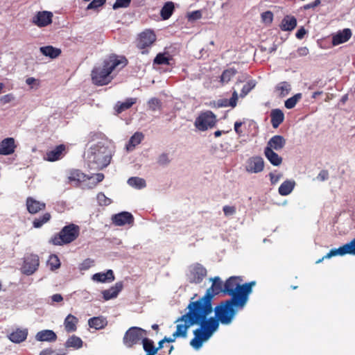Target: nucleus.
<instances>
[{
  "mask_svg": "<svg viewBox=\"0 0 355 355\" xmlns=\"http://www.w3.org/2000/svg\"><path fill=\"white\" fill-rule=\"evenodd\" d=\"M170 162V159H168V156L166 153L161 154L157 159V163L159 165H166Z\"/></svg>",
  "mask_w": 355,
  "mask_h": 355,
  "instance_id": "obj_56",
  "label": "nucleus"
},
{
  "mask_svg": "<svg viewBox=\"0 0 355 355\" xmlns=\"http://www.w3.org/2000/svg\"><path fill=\"white\" fill-rule=\"evenodd\" d=\"M352 33L350 28H344L332 36L331 43L333 46H338L347 42L352 37Z\"/></svg>",
  "mask_w": 355,
  "mask_h": 355,
  "instance_id": "obj_19",
  "label": "nucleus"
},
{
  "mask_svg": "<svg viewBox=\"0 0 355 355\" xmlns=\"http://www.w3.org/2000/svg\"><path fill=\"white\" fill-rule=\"evenodd\" d=\"M245 304L243 300H237L235 297L222 301L215 307V317L221 324H229L237 312L236 309H242Z\"/></svg>",
  "mask_w": 355,
  "mask_h": 355,
  "instance_id": "obj_5",
  "label": "nucleus"
},
{
  "mask_svg": "<svg viewBox=\"0 0 355 355\" xmlns=\"http://www.w3.org/2000/svg\"><path fill=\"white\" fill-rule=\"evenodd\" d=\"M223 211L225 216L233 215L236 212V208L232 206L225 205L223 208Z\"/></svg>",
  "mask_w": 355,
  "mask_h": 355,
  "instance_id": "obj_58",
  "label": "nucleus"
},
{
  "mask_svg": "<svg viewBox=\"0 0 355 355\" xmlns=\"http://www.w3.org/2000/svg\"><path fill=\"white\" fill-rule=\"evenodd\" d=\"M143 348L148 354L155 355L157 353V349H155L154 342L147 338H144L142 340Z\"/></svg>",
  "mask_w": 355,
  "mask_h": 355,
  "instance_id": "obj_38",
  "label": "nucleus"
},
{
  "mask_svg": "<svg viewBox=\"0 0 355 355\" xmlns=\"http://www.w3.org/2000/svg\"><path fill=\"white\" fill-rule=\"evenodd\" d=\"M146 336V331L144 329L137 327H132L125 332L123 343L128 347H132L143 340Z\"/></svg>",
  "mask_w": 355,
  "mask_h": 355,
  "instance_id": "obj_10",
  "label": "nucleus"
},
{
  "mask_svg": "<svg viewBox=\"0 0 355 355\" xmlns=\"http://www.w3.org/2000/svg\"><path fill=\"white\" fill-rule=\"evenodd\" d=\"M40 265L39 257L37 254H29L24 257V263L21 266V272L26 275H33Z\"/></svg>",
  "mask_w": 355,
  "mask_h": 355,
  "instance_id": "obj_12",
  "label": "nucleus"
},
{
  "mask_svg": "<svg viewBox=\"0 0 355 355\" xmlns=\"http://www.w3.org/2000/svg\"><path fill=\"white\" fill-rule=\"evenodd\" d=\"M88 324L91 328L101 329L107 324V321L102 317H94L88 320Z\"/></svg>",
  "mask_w": 355,
  "mask_h": 355,
  "instance_id": "obj_37",
  "label": "nucleus"
},
{
  "mask_svg": "<svg viewBox=\"0 0 355 355\" xmlns=\"http://www.w3.org/2000/svg\"><path fill=\"white\" fill-rule=\"evenodd\" d=\"M144 139V135L141 132H135L130 139L126 146L128 150H132L135 147L139 145Z\"/></svg>",
  "mask_w": 355,
  "mask_h": 355,
  "instance_id": "obj_36",
  "label": "nucleus"
},
{
  "mask_svg": "<svg viewBox=\"0 0 355 355\" xmlns=\"http://www.w3.org/2000/svg\"><path fill=\"white\" fill-rule=\"evenodd\" d=\"M123 285L122 282H119L115 284L114 286L110 287L109 289L102 291V295L105 300H109L117 297L119 293L123 289Z\"/></svg>",
  "mask_w": 355,
  "mask_h": 355,
  "instance_id": "obj_21",
  "label": "nucleus"
},
{
  "mask_svg": "<svg viewBox=\"0 0 355 355\" xmlns=\"http://www.w3.org/2000/svg\"><path fill=\"white\" fill-rule=\"evenodd\" d=\"M80 234V227L76 224L70 223L63 227L61 230L55 234L49 240L53 245H64L73 242Z\"/></svg>",
  "mask_w": 355,
  "mask_h": 355,
  "instance_id": "obj_7",
  "label": "nucleus"
},
{
  "mask_svg": "<svg viewBox=\"0 0 355 355\" xmlns=\"http://www.w3.org/2000/svg\"><path fill=\"white\" fill-rule=\"evenodd\" d=\"M345 254L355 256V238L338 248L331 249L322 259L318 260L316 263L321 262L324 259H329L338 255L344 256Z\"/></svg>",
  "mask_w": 355,
  "mask_h": 355,
  "instance_id": "obj_11",
  "label": "nucleus"
},
{
  "mask_svg": "<svg viewBox=\"0 0 355 355\" xmlns=\"http://www.w3.org/2000/svg\"><path fill=\"white\" fill-rule=\"evenodd\" d=\"M96 198L100 206H108L112 202V200L107 198L103 192L98 193Z\"/></svg>",
  "mask_w": 355,
  "mask_h": 355,
  "instance_id": "obj_47",
  "label": "nucleus"
},
{
  "mask_svg": "<svg viewBox=\"0 0 355 355\" xmlns=\"http://www.w3.org/2000/svg\"><path fill=\"white\" fill-rule=\"evenodd\" d=\"M66 147L64 144L57 146L54 149L47 152L45 159L49 162H55L62 158Z\"/></svg>",
  "mask_w": 355,
  "mask_h": 355,
  "instance_id": "obj_22",
  "label": "nucleus"
},
{
  "mask_svg": "<svg viewBox=\"0 0 355 355\" xmlns=\"http://www.w3.org/2000/svg\"><path fill=\"white\" fill-rule=\"evenodd\" d=\"M94 261L92 259L87 258L85 259L79 266L80 270H87L94 266Z\"/></svg>",
  "mask_w": 355,
  "mask_h": 355,
  "instance_id": "obj_51",
  "label": "nucleus"
},
{
  "mask_svg": "<svg viewBox=\"0 0 355 355\" xmlns=\"http://www.w3.org/2000/svg\"><path fill=\"white\" fill-rule=\"evenodd\" d=\"M52 301L55 302H60L63 300V297L60 294H54L51 297Z\"/></svg>",
  "mask_w": 355,
  "mask_h": 355,
  "instance_id": "obj_63",
  "label": "nucleus"
},
{
  "mask_svg": "<svg viewBox=\"0 0 355 355\" xmlns=\"http://www.w3.org/2000/svg\"><path fill=\"white\" fill-rule=\"evenodd\" d=\"M270 121L274 128H277L284 120V114L279 109H274L270 112Z\"/></svg>",
  "mask_w": 355,
  "mask_h": 355,
  "instance_id": "obj_28",
  "label": "nucleus"
},
{
  "mask_svg": "<svg viewBox=\"0 0 355 355\" xmlns=\"http://www.w3.org/2000/svg\"><path fill=\"white\" fill-rule=\"evenodd\" d=\"M51 218L50 213H45L42 216L35 218L33 221V225L35 228L41 227L44 224L49 222Z\"/></svg>",
  "mask_w": 355,
  "mask_h": 355,
  "instance_id": "obj_41",
  "label": "nucleus"
},
{
  "mask_svg": "<svg viewBox=\"0 0 355 355\" xmlns=\"http://www.w3.org/2000/svg\"><path fill=\"white\" fill-rule=\"evenodd\" d=\"M193 310L200 314V319L195 324L200 327L194 330V338L190 345L196 349L202 347V343L208 340L212 334L218 329L219 321L216 317L207 318L212 312V304H202L200 302H192Z\"/></svg>",
  "mask_w": 355,
  "mask_h": 355,
  "instance_id": "obj_1",
  "label": "nucleus"
},
{
  "mask_svg": "<svg viewBox=\"0 0 355 355\" xmlns=\"http://www.w3.org/2000/svg\"><path fill=\"white\" fill-rule=\"evenodd\" d=\"M269 175H270V182H271L272 184L277 183L279 181V178H280V175H275L272 173H270L269 174Z\"/></svg>",
  "mask_w": 355,
  "mask_h": 355,
  "instance_id": "obj_64",
  "label": "nucleus"
},
{
  "mask_svg": "<svg viewBox=\"0 0 355 355\" xmlns=\"http://www.w3.org/2000/svg\"><path fill=\"white\" fill-rule=\"evenodd\" d=\"M112 157V150L102 142L92 145L87 155L89 166L96 169H103L107 167L110 164Z\"/></svg>",
  "mask_w": 355,
  "mask_h": 355,
  "instance_id": "obj_3",
  "label": "nucleus"
},
{
  "mask_svg": "<svg viewBox=\"0 0 355 355\" xmlns=\"http://www.w3.org/2000/svg\"><path fill=\"white\" fill-rule=\"evenodd\" d=\"M238 100V95L237 92L234 91L232 94V96L230 100L227 98H223L218 100L217 102V107H227L231 106L232 107H236Z\"/></svg>",
  "mask_w": 355,
  "mask_h": 355,
  "instance_id": "obj_35",
  "label": "nucleus"
},
{
  "mask_svg": "<svg viewBox=\"0 0 355 355\" xmlns=\"http://www.w3.org/2000/svg\"><path fill=\"white\" fill-rule=\"evenodd\" d=\"M27 336V329H17L8 335V338L12 343H20L26 339Z\"/></svg>",
  "mask_w": 355,
  "mask_h": 355,
  "instance_id": "obj_26",
  "label": "nucleus"
},
{
  "mask_svg": "<svg viewBox=\"0 0 355 355\" xmlns=\"http://www.w3.org/2000/svg\"><path fill=\"white\" fill-rule=\"evenodd\" d=\"M306 33V31L304 29V27H301L300 29L297 30L295 35H296V37L297 39L301 40V39H302L304 37Z\"/></svg>",
  "mask_w": 355,
  "mask_h": 355,
  "instance_id": "obj_62",
  "label": "nucleus"
},
{
  "mask_svg": "<svg viewBox=\"0 0 355 355\" xmlns=\"http://www.w3.org/2000/svg\"><path fill=\"white\" fill-rule=\"evenodd\" d=\"M26 205L28 211L31 214H35L46 209V204L37 200L32 197H28L26 200Z\"/></svg>",
  "mask_w": 355,
  "mask_h": 355,
  "instance_id": "obj_18",
  "label": "nucleus"
},
{
  "mask_svg": "<svg viewBox=\"0 0 355 355\" xmlns=\"http://www.w3.org/2000/svg\"><path fill=\"white\" fill-rule=\"evenodd\" d=\"M218 120L216 115L210 110L200 113L194 122L195 127L200 131L211 129L216 125Z\"/></svg>",
  "mask_w": 355,
  "mask_h": 355,
  "instance_id": "obj_8",
  "label": "nucleus"
},
{
  "mask_svg": "<svg viewBox=\"0 0 355 355\" xmlns=\"http://www.w3.org/2000/svg\"><path fill=\"white\" fill-rule=\"evenodd\" d=\"M35 338L38 341L53 342L57 339L55 333L52 330H42L37 333Z\"/></svg>",
  "mask_w": 355,
  "mask_h": 355,
  "instance_id": "obj_27",
  "label": "nucleus"
},
{
  "mask_svg": "<svg viewBox=\"0 0 355 355\" xmlns=\"http://www.w3.org/2000/svg\"><path fill=\"white\" fill-rule=\"evenodd\" d=\"M137 103V98H128L124 102L118 101L114 105V111L116 114L130 109Z\"/></svg>",
  "mask_w": 355,
  "mask_h": 355,
  "instance_id": "obj_24",
  "label": "nucleus"
},
{
  "mask_svg": "<svg viewBox=\"0 0 355 355\" xmlns=\"http://www.w3.org/2000/svg\"><path fill=\"white\" fill-rule=\"evenodd\" d=\"M16 147L13 138H6L0 142V155H11L15 152Z\"/></svg>",
  "mask_w": 355,
  "mask_h": 355,
  "instance_id": "obj_20",
  "label": "nucleus"
},
{
  "mask_svg": "<svg viewBox=\"0 0 355 355\" xmlns=\"http://www.w3.org/2000/svg\"><path fill=\"white\" fill-rule=\"evenodd\" d=\"M240 281L241 279L239 277L232 276L228 278L224 283V293L230 295L231 298L235 297L237 300H243V303H247L248 295L251 293L256 282L252 281L241 285Z\"/></svg>",
  "mask_w": 355,
  "mask_h": 355,
  "instance_id": "obj_4",
  "label": "nucleus"
},
{
  "mask_svg": "<svg viewBox=\"0 0 355 355\" xmlns=\"http://www.w3.org/2000/svg\"><path fill=\"white\" fill-rule=\"evenodd\" d=\"M65 346L67 347L79 349L83 346V340L80 339V338L73 335L67 339L65 343Z\"/></svg>",
  "mask_w": 355,
  "mask_h": 355,
  "instance_id": "obj_40",
  "label": "nucleus"
},
{
  "mask_svg": "<svg viewBox=\"0 0 355 355\" xmlns=\"http://www.w3.org/2000/svg\"><path fill=\"white\" fill-rule=\"evenodd\" d=\"M131 0H116L113 5V9L116 10L120 8H127L130 6Z\"/></svg>",
  "mask_w": 355,
  "mask_h": 355,
  "instance_id": "obj_53",
  "label": "nucleus"
},
{
  "mask_svg": "<svg viewBox=\"0 0 355 355\" xmlns=\"http://www.w3.org/2000/svg\"><path fill=\"white\" fill-rule=\"evenodd\" d=\"M261 19L264 23L270 24L273 20V13L271 11L263 12L261 15Z\"/></svg>",
  "mask_w": 355,
  "mask_h": 355,
  "instance_id": "obj_52",
  "label": "nucleus"
},
{
  "mask_svg": "<svg viewBox=\"0 0 355 355\" xmlns=\"http://www.w3.org/2000/svg\"><path fill=\"white\" fill-rule=\"evenodd\" d=\"M78 319L72 314H69L64 319V326L65 330L69 332H74L77 329Z\"/></svg>",
  "mask_w": 355,
  "mask_h": 355,
  "instance_id": "obj_31",
  "label": "nucleus"
},
{
  "mask_svg": "<svg viewBox=\"0 0 355 355\" xmlns=\"http://www.w3.org/2000/svg\"><path fill=\"white\" fill-rule=\"evenodd\" d=\"M202 12L200 10H195L188 13L187 19L189 21H196L201 19Z\"/></svg>",
  "mask_w": 355,
  "mask_h": 355,
  "instance_id": "obj_55",
  "label": "nucleus"
},
{
  "mask_svg": "<svg viewBox=\"0 0 355 355\" xmlns=\"http://www.w3.org/2000/svg\"><path fill=\"white\" fill-rule=\"evenodd\" d=\"M128 183L130 186L137 189H142L146 187V181L138 177L130 178L128 180Z\"/></svg>",
  "mask_w": 355,
  "mask_h": 355,
  "instance_id": "obj_43",
  "label": "nucleus"
},
{
  "mask_svg": "<svg viewBox=\"0 0 355 355\" xmlns=\"http://www.w3.org/2000/svg\"><path fill=\"white\" fill-rule=\"evenodd\" d=\"M286 145V139L282 135H275L272 137L268 141L267 146L272 150H280Z\"/></svg>",
  "mask_w": 355,
  "mask_h": 355,
  "instance_id": "obj_23",
  "label": "nucleus"
},
{
  "mask_svg": "<svg viewBox=\"0 0 355 355\" xmlns=\"http://www.w3.org/2000/svg\"><path fill=\"white\" fill-rule=\"evenodd\" d=\"M92 279L98 282H111L114 280V275L112 270H107L106 272H98L92 276Z\"/></svg>",
  "mask_w": 355,
  "mask_h": 355,
  "instance_id": "obj_30",
  "label": "nucleus"
},
{
  "mask_svg": "<svg viewBox=\"0 0 355 355\" xmlns=\"http://www.w3.org/2000/svg\"><path fill=\"white\" fill-rule=\"evenodd\" d=\"M210 280L212 281L211 286L207 290L204 296L196 302H200L202 304H211L214 295L220 293H224V283L219 277L211 278Z\"/></svg>",
  "mask_w": 355,
  "mask_h": 355,
  "instance_id": "obj_9",
  "label": "nucleus"
},
{
  "mask_svg": "<svg viewBox=\"0 0 355 355\" xmlns=\"http://www.w3.org/2000/svg\"><path fill=\"white\" fill-rule=\"evenodd\" d=\"M297 26V19L294 16L286 15L282 20L280 28L284 31H291Z\"/></svg>",
  "mask_w": 355,
  "mask_h": 355,
  "instance_id": "obj_25",
  "label": "nucleus"
},
{
  "mask_svg": "<svg viewBox=\"0 0 355 355\" xmlns=\"http://www.w3.org/2000/svg\"><path fill=\"white\" fill-rule=\"evenodd\" d=\"M236 73L237 70L234 68H229L224 70L220 76V83L223 84L227 83Z\"/></svg>",
  "mask_w": 355,
  "mask_h": 355,
  "instance_id": "obj_39",
  "label": "nucleus"
},
{
  "mask_svg": "<svg viewBox=\"0 0 355 355\" xmlns=\"http://www.w3.org/2000/svg\"><path fill=\"white\" fill-rule=\"evenodd\" d=\"M168 54L167 53H159L156 57L153 60V63L155 64H165V65H169L170 64V60H171V56H166V55Z\"/></svg>",
  "mask_w": 355,
  "mask_h": 355,
  "instance_id": "obj_42",
  "label": "nucleus"
},
{
  "mask_svg": "<svg viewBox=\"0 0 355 355\" xmlns=\"http://www.w3.org/2000/svg\"><path fill=\"white\" fill-rule=\"evenodd\" d=\"M302 98V94L300 93H298V94H295L293 96L288 98L286 101H285V107L287 108V109H292L293 108L297 103Z\"/></svg>",
  "mask_w": 355,
  "mask_h": 355,
  "instance_id": "obj_44",
  "label": "nucleus"
},
{
  "mask_svg": "<svg viewBox=\"0 0 355 355\" xmlns=\"http://www.w3.org/2000/svg\"><path fill=\"white\" fill-rule=\"evenodd\" d=\"M48 265L52 270H56L60 266V261L58 257L55 254H51L47 261Z\"/></svg>",
  "mask_w": 355,
  "mask_h": 355,
  "instance_id": "obj_45",
  "label": "nucleus"
},
{
  "mask_svg": "<svg viewBox=\"0 0 355 355\" xmlns=\"http://www.w3.org/2000/svg\"><path fill=\"white\" fill-rule=\"evenodd\" d=\"M175 9L174 3L172 1L165 3L160 11V15L164 20L171 17Z\"/></svg>",
  "mask_w": 355,
  "mask_h": 355,
  "instance_id": "obj_34",
  "label": "nucleus"
},
{
  "mask_svg": "<svg viewBox=\"0 0 355 355\" xmlns=\"http://www.w3.org/2000/svg\"><path fill=\"white\" fill-rule=\"evenodd\" d=\"M40 51L44 55L49 57L51 59H55L59 57L62 53L60 49L51 45L42 46L40 48Z\"/></svg>",
  "mask_w": 355,
  "mask_h": 355,
  "instance_id": "obj_29",
  "label": "nucleus"
},
{
  "mask_svg": "<svg viewBox=\"0 0 355 355\" xmlns=\"http://www.w3.org/2000/svg\"><path fill=\"white\" fill-rule=\"evenodd\" d=\"M148 105L150 110L152 111H156L160 109L161 101L157 98H152L148 101Z\"/></svg>",
  "mask_w": 355,
  "mask_h": 355,
  "instance_id": "obj_48",
  "label": "nucleus"
},
{
  "mask_svg": "<svg viewBox=\"0 0 355 355\" xmlns=\"http://www.w3.org/2000/svg\"><path fill=\"white\" fill-rule=\"evenodd\" d=\"M156 40V35L153 31L146 30L141 33L137 40V47L145 49L150 47Z\"/></svg>",
  "mask_w": 355,
  "mask_h": 355,
  "instance_id": "obj_13",
  "label": "nucleus"
},
{
  "mask_svg": "<svg viewBox=\"0 0 355 355\" xmlns=\"http://www.w3.org/2000/svg\"><path fill=\"white\" fill-rule=\"evenodd\" d=\"M295 185V182L293 180L284 181L279 187V193L283 196L290 194L293 190Z\"/></svg>",
  "mask_w": 355,
  "mask_h": 355,
  "instance_id": "obj_33",
  "label": "nucleus"
},
{
  "mask_svg": "<svg viewBox=\"0 0 355 355\" xmlns=\"http://www.w3.org/2000/svg\"><path fill=\"white\" fill-rule=\"evenodd\" d=\"M191 282L199 284L207 275L206 268L200 263H196L190 266Z\"/></svg>",
  "mask_w": 355,
  "mask_h": 355,
  "instance_id": "obj_14",
  "label": "nucleus"
},
{
  "mask_svg": "<svg viewBox=\"0 0 355 355\" xmlns=\"http://www.w3.org/2000/svg\"><path fill=\"white\" fill-rule=\"evenodd\" d=\"M84 175L78 170H74L71 172L69 179L70 181H80Z\"/></svg>",
  "mask_w": 355,
  "mask_h": 355,
  "instance_id": "obj_54",
  "label": "nucleus"
},
{
  "mask_svg": "<svg viewBox=\"0 0 355 355\" xmlns=\"http://www.w3.org/2000/svg\"><path fill=\"white\" fill-rule=\"evenodd\" d=\"M106 0H93L88 4L87 10H96L99 7L103 6Z\"/></svg>",
  "mask_w": 355,
  "mask_h": 355,
  "instance_id": "obj_49",
  "label": "nucleus"
},
{
  "mask_svg": "<svg viewBox=\"0 0 355 355\" xmlns=\"http://www.w3.org/2000/svg\"><path fill=\"white\" fill-rule=\"evenodd\" d=\"M53 13L49 11H39L32 18V23L38 27H45L52 23Z\"/></svg>",
  "mask_w": 355,
  "mask_h": 355,
  "instance_id": "obj_15",
  "label": "nucleus"
},
{
  "mask_svg": "<svg viewBox=\"0 0 355 355\" xmlns=\"http://www.w3.org/2000/svg\"><path fill=\"white\" fill-rule=\"evenodd\" d=\"M243 124V122L239 121L234 123V131L239 137L241 136L243 133L242 130H241V127L242 126Z\"/></svg>",
  "mask_w": 355,
  "mask_h": 355,
  "instance_id": "obj_61",
  "label": "nucleus"
},
{
  "mask_svg": "<svg viewBox=\"0 0 355 355\" xmlns=\"http://www.w3.org/2000/svg\"><path fill=\"white\" fill-rule=\"evenodd\" d=\"M264 155L273 166H279L282 162V158L269 148H265Z\"/></svg>",
  "mask_w": 355,
  "mask_h": 355,
  "instance_id": "obj_32",
  "label": "nucleus"
},
{
  "mask_svg": "<svg viewBox=\"0 0 355 355\" xmlns=\"http://www.w3.org/2000/svg\"><path fill=\"white\" fill-rule=\"evenodd\" d=\"M264 161L261 157H252L248 161L246 170L250 173H257L263 170Z\"/></svg>",
  "mask_w": 355,
  "mask_h": 355,
  "instance_id": "obj_17",
  "label": "nucleus"
},
{
  "mask_svg": "<svg viewBox=\"0 0 355 355\" xmlns=\"http://www.w3.org/2000/svg\"><path fill=\"white\" fill-rule=\"evenodd\" d=\"M317 178L319 180H320V181H324V180H327L329 178V172H328V171L327 170H322L319 173Z\"/></svg>",
  "mask_w": 355,
  "mask_h": 355,
  "instance_id": "obj_59",
  "label": "nucleus"
},
{
  "mask_svg": "<svg viewBox=\"0 0 355 355\" xmlns=\"http://www.w3.org/2000/svg\"><path fill=\"white\" fill-rule=\"evenodd\" d=\"M321 3V1L320 0H315L314 1L311 2V3H307L306 5L304 6V10H309V9H311V8H314L317 6H318Z\"/></svg>",
  "mask_w": 355,
  "mask_h": 355,
  "instance_id": "obj_60",
  "label": "nucleus"
},
{
  "mask_svg": "<svg viewBox=\"0 0 355 355\" xmlns=\"http://www.w3.org/2000/svg\"><path fill=\"white\" fill-rule=\"evenodd\" d=\"M112 223L117 226L125 225H132L134 223V217L131 213L122 211L114 214L112 217Z\"/></svg>",
  "mask_w": 355,
  "mask_h": 355,
  "instance_id": "obj_16",
  "label": "nucleus"
},
{
  "mask_svg": "<svg viewBox=\"0 0 355 355\" xmlns=\"http://www.w3.org/2000/svg\"><path fill=\"white\" fill-rule=\"evenodd\" d=\"M188 312L180 317L175 322H184L177 324L176 331L173 334L175 338H186L188 329L198 322L200 319V314L193 310L192 302L187 306Z\"/></svg>",
  "mask_w": 355,
  "mask_h": 355,
  "instance_id": "obj_6",
  "label": "nucleus"
},
{
  "mask_svg": "<svg viewBox=\"0 0 355 355\" xmlns=\"http://www.w3.org/2000/svg\"><path fill=\"white\" fill-rule=\"evenodd\" d=\"M255 86V84L252 81H250L243 85L241 92V96H245Z\"/></svg>",
  "mask_w": 355,
  "mask_h": 355,
  "instance_id": "obj_50",
  "label": "nucleus"
},
{
  "mask_svg": "<svg viewBox=\"0 0 355 355\" xmlns=\"http://www.w3.org/2000/svg\"><path fill=\"white\" fill-rule=\"evenodd\" d=\"M276 89L279 92V96H285L288 94L291 85L286 82H282L277 86Z\"/></svg>",
  "mask_w": 355,
  "mask_h": 355,
  "instance_id": "obj_46",
  "label": "nucleus"
},
{
  "mask_svg": "<svg viewBox=\"0 0 355 355\" xmlns=\"http://www.w3.org/2000/svg\"><path fill=\"white\" fill-rule=\"evenodd\" d=\"M14 99H15V97H14L12 94H6L4 96H2L0 98V102L2 104L5 105V104L10 103Z\"/></svg>",
  "mask_w": 355,
  "mask_h": 355,
  "instance_id": "obj_57",
  "label": "nucleus"
},
{
  "mask_svg": "<svg viewBox=\"0 0 355 355\" xmlns=\"http://www.w3.org/2000/svg\"><path fill=\"white\" fill-rule=\"evenodd\" d=\"M128 60L125 57H119L114 54L110 55L105 59L102 64L95 66L91 72V78L93 84L96 86H103L109 84L113 79L112 72L119 65L121 68L126 66Z\"/></svg>",
  "mask_w": 355,
  "mask_h": 355,
  "instance_id": "obj_2",
  "label": "nucleus"
}]
</instances>
